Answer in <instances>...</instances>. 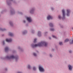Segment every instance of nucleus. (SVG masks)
<instances>
[{
  "instance_id": "cd10ccee",
  "label": "nucleus",
  "mask_w": 73,
  "mask_h": 73,
  "mask_svg": "<svg viewBox=\"0 0 73 73\" xmlns=\"http://www.w3.org/2000/svg\"><path fill=\"white\" fill-rule=\"evenodd\" d=\"M23 22L24 23H25V21H24Z\"/></svg>"
},
{
  "instance_id": "f8f14e48",
  "label": "nucleus",
  "mask_w": 73,
  "mask_h": 73,
  "mask_svg": "<svg viewBox=\"0 0 73 73\" xmlns=\"http://www.w3.org/2000/svg\"><path fill=\"white\" fill-rule=\"evenodd\" d=\"M9 35L11 36H12L13 35V34H12V33L10 32L9 33Z\"/></svg>"
},
{
  "instance_id": "2eb2a0df",
  "label": "nucleus",
  "mask_w": 73,
  "mask_h": 73,
  "mask_svg": "<svg viewBox=\"0 0 73 73\" xmlns=\"http://www.w3.org/2000/svg\"><path fill=\"white\" fill-rule=\"evenodd\" d=\"M0 30H1L2 31H5V29H2L0 28Z\"/></svg>"
},
{
  "instance_id": "bb28decb",
  "label": "nucleus",
  "mask_w": 73,
  "mask_h": 73,
  "mask_svg": "<svg viewBox=\"0 0 73 73\" xmlns=\"http://www.w3.org/2000/svg\"><path fill=\"white\" fill-rule=\"evenodd\" d=\"M51 9L52 10H53V8H52Z\"/></svg>"
},
{
  "instance_id": "a211bd4d",
  "label": "nucleus",
  "mask_w": 73,
  "mask_h": 73,
  "mask_svg": "<svg viewBox=\"0 0 73 73\" xmlns=\"http://www.w3.org/2000/svg\"><path fill=\"white\" fill-rule=\"evenodd\" d=\"M52 37H53V38H56V37L54 35H52Z\"/></svg>"
},
{
  "instance_id": "0eeeda50",
  "label": "nucleus",
  "mask_w": 73,
  "mask_h": 73,
  "mask_svg": "<svg viewBox=\"0 0 73 73\" xmlns=\"http://www.w3.org/2000/svg\"><path fill=\"white\" fill-rule=\"evenodd\" d=\"M6 41L7 42H11V41H12V39H7L6 40Z\"/></svg>"
},
{
  "instance_id": "4be33fe9",
  "label": "nucleus",
  "mask_w": 73,
  "mask_h": 73,
  "mask_svg": "<svg viewBox=\"0 0 73 73\" xmlns=\"http://www.w3.org/2000/svg\"><path fill=\"white\" fill-rule=\"evenodd\" d=\"M51 31H54V29H50Z\"/></svg>"
},
{
  "instance_id": "ddd939ff",
  "label": "nucleus",
  "mask_w": 73,
  "mask_h": 73,
  "mask_svg": "<svg viewBox=\"0 0 73 73\" xmlns=\"http://www.w3.org/2000/svg\"><path fill=\"white\" fill-rule=\"evenodd\" d=\"M69 41V40L68 39H66V40H65V42H68Z\"/></svg>"
},
{
  "instance_id": "6ab92c4d",
  "label": "nucleus",
  "mask_w": 73,
  "mask_h": 73,
  "mask_svg": "<svg viewBox=\"0 0 73 73\" xmlns=\"http://www.w3.org/2000/svg\"><path fill=\"white\" fill-rule=\"evenodd\" d=\"M28 68L29 69H30V68H31V66H30V65H28Z\"/></svg>"
},
{
  "instance_id": "b1692460",
  "label": "nucleus",
  "mask_w": 73,
  "mask_h": 73,
  "mask_svg": "<svg viewBox=\"0 0 73 73\" xmlns=\"http://www.w3.org/2000/svg\"><path fill=\"white\" fill-rule=\"evenodd\" d=\"M26 32H23V34H25L26 33Z\"/></svg>"
},
{
  "instance_id": "7c9ffc66",
  "label": "nucleus",
  "mask_w": 73,
  "mask_h": 73,
  "mask_svg": "<svg viewBox=\"0 0 73 73\" xmlns=\"http://www.w3.org/2000/svg\"><path fill=\"white\" fill-rule=\"evenodd\" d=\"M18 73H21V72H18Z\"/></svg>"
},
{
  "instance_id": "473e14b6",
  "label": "nucleus",
  "mask_w": 73,
  "mask_h": 73,
  "mask_svg": "<svg viewBox=\"0 0 73 73\" xmlns=\"http://www.w3.org/2000/svg\"><path fill=\"white\" fill-rule=\"evenodd\" d=\"M10 24L11 25V23H10Z\"/></svg>"
},
{
  "instance_id": "1a4fd4ad",
  "label": "nucleus",
  "mask_w": 73,
  "mask_h": 73,
  "mask_svg": "<svg viewBox=\"0 0 73 73\" xmlns=\"http://www.w3.org/2000/svg\"><path fill=\"white\" fill-rule=\"evenodd\" d=\"M68 68H69V70H72V66L70 65H69L68 66Z\"/></svg>"
},
{
  "instance_id": "9b49d317",
  "label": "nucleus",
  "mask_w": 73,
  "mask_h": 73,
  "mask_svg": "<svg viewBox=\"0 0 73 73\" xmlns=\"http://www.w3.org/2000/svg\"><path fill=\"white\" fill-rule=\"evenodd\" d=\"M38 35L39 37H40V36H41V32H40V31L38 32Z\"/></svg>"
},
{
  "instance_id": "2f4dec72",
  "label": "nucleus",
  "mask_w": 73,
  "mask_h": 73,
  "mask_svg": "<svg viewBox=\"0 0 73 73\" xmlns=\"http://www.w3.org/2000/svg\"><path fill=\"white\" fill-rule=\"evenodd\" d=\"M70 44H72V43H71V42H70Z\"/></svg>"
},
{
  "instance_id": "c85d7f7f",
  "label": "nucleus",
  "mask_w": 73,
  "mask_h": 73,
  "mask_svg": "<svg viewBox=\"0 0 73 73\" xmlns=\"http://www.w3.org/2000/svg\"><path fill=\"white\" fill-rule=\"evenodd\" d=\"M50 57H52V55L50 54Z\"/></svg>"
},
{
  "instance_id": "f03ea898",
  "label": "nucleus",
  "mask_w": 73,
  "mask_h": 73,
  "mask_svg": "<svg viewBox=\"0 0 73 73\" xmlns=\"http://www.w3.org/2000/svg\"><path fill=\"white\" fill-rule=\"evenodd\" d=\"M6 58L8 59H13L14 58H15L16 60L17 59V58L14 56L13 55H12L10 57L9 56H7Z\"/></svg>"
},
{
  "instance_id": "412c9836",
  "label": "nucleus",
  "mask_w": 73,
  "mask_h": 73,
  "mask_svg": "<svg viewBox=\"0 0 73 73\" xmlns=\"http://www.w3.org/2000/svg\"><path fill=\"white\" fill-rule=\"evenodd\" d=\"M33 70H36V68H35V67H34L33 68Z\"/></svg>"
},
{
  "instance_id": "423d86ee",
  "label": "nucleus",
  "mask_w": 73,
  "mask_h": 73,
  "mask_svg": "<svg viewBox=\"0 0 73 73\" xmlns=\"http://www.w3.org/2000/svg\"><path fill=\"white\" fill-rule=\"evenodd\" d=\"M62 12L63 13V18H64L65 17V11L64 10H62Z\"/></svg>"
},
{
  "instance_id": "6e6552de",
  "label": "nucleus",
  "mask_w": 73,
  "mask_h": 73,
  "mask_svg": "<svg viewBox=\"0 0 73 73\" xmlns=\"http://www.w3.org/2000/svg\"><path fill=\"white\" fill-rule=\"evenodd\" d=\"M50 19H52V17H51L50 15H48L47 17V20H50Z\"/></svg>"
},
{
  "instance_id": "a878e982",
  "label": "nucleus",
  "mask_w": 73,
  "mask_h": 73,
  "mask_svg": "<svg viewBox=\"0 0 73 73\" xmlns=\"http://www.w3.org/2000/svg\"><path fill=\"white\" fill-rule=\"evenodd\" d=\"M3 45L4 44V41H3Z\"/></svg>"
},
{
  "instance_id": "f704fd0d",
  "label": "nucleus",
  "mask_w": 73,
  "mask_h": 73,
  "mask_svg": "<svg viewBox=\"0 0 73 73\" xmlns=\"http://www.w3.org/2000/svg\"><path fill=\"white\" fill-rule=\"evenodd\" d=\"M32 11H33V10H32Z\"/></svg>"
},
{
  "instance_id": "9d476101",
  "label": "nucleus",
  "mask_w": 73,
  "mask_h": 73,
  "mask_svg": "<svg viewBox=\"0 0 73 73\" xmlns=\"http://www.w3.org/2000/svg\"><path fill=\"white\" fill-rule=\"evenodd\" d=\"M9 50V48L7 47H6L5 48V52H8Z\"/></svg>"
},
{
  "instance_id": "f3484780",
  "label": "nucleus",
  "mask_w": 73,
  "mask_h": 73,
  "mask_svg": "<svg viewBox=\"0 0 73 73\" xmlns=\"http://www.w3.org/2000/svg\"><path fill=\"white\" fill-rule=\"evenodd\" d=\"M37 40V39H34V42H36V40Z\"/></svg>"
},
{
  "instance_id": "5701e85b",
  "label": "nucleus",
  "mask_w": 73,
  "mask_h": 73,
  "mask_svg": "<svg viewBox=\"0 0 73 73\" xmlns=\"http://www.w3.org/2000/svg\"><path fill=\"white\" fill-rule=\"evenodd\" d=\"M33 54L35 56H36V54L35 53H34Z\"/></svg>"
},
{
  "instance_id": "7ed1b4c3",
  "label": "nucleus",
  "mask_w": 73,
  "mask_h": 73,
  "mask_svg": "<svg viewBox=\"0 0 73 73\" xmlns=\"http://www.w3.org/2000/svg\"><path fill=\"white\" fill-rule=\"evenodd\" d=\"M39 70H40V72H44V69L43 68H42V67L39 66Z\"/></svg>"
},
{
  "instance_id": "393cba45",
  "label": "nucleus",
  "mask_w": 73,
  "mask_h": 73,
  "mask_svg": "<svg viewBox=\"0 0 73 73\" xmlns=\"http://www.w3.org/2000/svg\"><path fill=\"white\" fill-rule=\"evenodd\" d=\"M69 53H72V51H71L70 50V51H69Z\"/></svg>"
},
{
  "instance_id": "c756f323",
  "label": "nucleus",
  "mask_w": 73,
  "mask_h": 73,
  "mask_svg": "<svg viewBox=\"0 0 73 73\" xmlns=\"http://www.w3.org/2000/svg\"><path fill=\"white\" fill-rule=\"evenodd\" d=\"M49 39H51V38L49 37Z\"/></svg>"
},
{
  "instance_id": "dca6fc26",
  "label": "nucleus",
  "mask_w": 73,
  "mask_h": 73,
  "mask_svg": "<svg viewBox=\"0 0 73 73\" xmlns=\"http://www.w3.org/2000/svg\"><path fill=\"white\" fill-rule=\"evenodd\" d=\"M59 44L60 45H62V42H60L59 43Z\"/></svg>"
},
{
  "instance_id": "20e7f679",
  "label": "nucleus",
  "mask_w": 73,
  "mask_h": 73,
  "mask_svg": "<svg viewBox=\"0 0 73 73\" xmlns=\"http://www.w3.org/2000/svg\"><path fill=\"white\" fill-rule=\"evenodd\" d=\"M27 20L29 22H31L32 21V19H31V17H27Z\"/></svg>"
},
{
  "instance_id": "4468645a",
  "label": "nucleus",
  "mask_w": 73,
  "mask_h": 73,
  "mask_svg": "<svg viewBox=\"0 0 73 73\" xmlns=\"http://www.w3.org/2000/svg\"><path fill=\"white\" fill-rule=\"evenodd\" d=\"M49 25H50V27H52L53 26V24H52V23H50Z\"/></svg>"
},
{
  "instance_id": "aec40b11",
  "label": "nucleus",
  "mask_w": 73,
  "mask_h": 73,
  "mask_svg": "<svg viewBox=\"0 0 73 73\" xmlns=\"http://www.w3.org/2000/svg\"><path fill=\"white\" fill-rule=\"evenodd\" d=\"M58 18L59 19H61V17L59 15L58 16Z\"/></svg>"
},
{
  "instance_id": "f257e3e1",
  "label": "nucleus",
  "mask_w": 73,
  "mask_h": 73,
  "mask_svg": "<svg viewBox=\"0 0 73 73\" xmlns=\"http://www.w3.org/2000/svg\"><path fill=\"white\" fill-rule=\"evenodd\" d=\"M47 45V43L45 42H42L40 43H39L38 44H36L35 45H32V46L33 48L37 47V46H41L42 45H44V46H46Z\"/></svg>"
},
{
  "instance_id": "39448f33",
  "label": "nucleus",
  "mask_w": 73,
  "mask_h": 73,
  "mask_svg": "<svg viewBox=\"0 0 73 73\" xmlns=\"http://www.w3.org/2000/svg\"><path fill=\"white\" fill-rule=\"evenodd\" d=\"M70 11L69 10H67V16H69V13H70Z\"/></svg>"
},
{
  "instance_id": "72a5a7b5",
  "label": "nucleus",
  "mask_w": 73,
  "mask_h": 73,
  "mask_svg": "<svg viewBox=\"0 0 73 73\" xmlns=\"http://www.w3.org/2000/svg\"><path fill=\"white\" fill-rule=\"evenodd\" d=\"M11 0V1H12V0Z\"/></svg>"
}]
</instances>
